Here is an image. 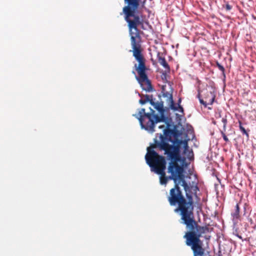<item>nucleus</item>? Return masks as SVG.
Returning <instances> with one entry per match:
<instances>
[{
  "label": "nucleus",
  "instance_id": "obj_15",
  "mask_svg": "<svg viewBox=\"0 0 256 256\" xmlns=\"http://www.w3.org/2000/svg\"><path fill=\"white\" fill-rule=\"evenodd\" d=\"M222 138H223V139L226 142H228V137L226 136V135L225 134L224 132H222Z\"/></svg>",
  "mask_w": 256,
  "mask_h": 256
},
{
  "label": "nucleus",
  "instance_id": "obj_6",
  "mask_svg": "<svg viewBox=\"0 0 256 256\" xmlns=\"http://www.w3.org/2000/svg\"><path fill=\"white\" fill-rule=\"evenodd\" d=\"M127 5L124 7L123 10L138 8L140 4L144 6L146 0H124Z\"/></svg>",
  "mask_w": 256,
  "mask_h": 256
},
{
  "label": "nucleus",
  "instance_id": "obj_12",
  "mask_svg": "<svg viewBox=\"0 0 256 256\" xmlns=\"http://www.w3.org/2000/svg\"><path fill=\"white\" fill-rule=\"evenodd\" d=\"M210 94L212 95V98L210 100V101L208 102V104L212 105L214 103V99H215V96L212 92H210Z\"/></svg>",
  "mask_w": 256,
  "mask_h": 256
},
{
  "label": "nucleus",
  "instance_id": "obj_13",
  "mask_svg": "<svg viewBox=\"0 0 256 256\" xmlns=\"http://www.w3.org/2000/svg\"><path fill=\"white\" fill-rule=\"evenodd\" d=\"M222 122L224 124L223 127H224V130H226V124H227V120H226V118H222Z\"/></svg>",
  "mask_w": 256,
  "mask_h": 256
},
{
  "label": "nucleus",
  "instance_id": "obj_18",
  "mask_svg": "<svg viewBox=\"0 0 256 256\" xmlns=\"http://www.w3.org/2000/svg\"><path fill=\"white\" fill-rule=\"evenodd\" d=\"M232 8V6L230 4H226V9L227 10H230Z\"/></svg>",
  "mask_w": 256,
  "mask_h": 256
},
{
  "label": "nucleus",
  "instance_id": "obj_14",
  "mask_svg": "<svg viewBox=\"0 0 256 256\" xmlns=\"http://www.w3.org/2000/svg\"><path fill=\"white\" fill-rule=\"evenodd\" d=\"M198 98H199V100H200V102L201 104L204 105L205 106H206V104L205 102L203 100H202L200 98V94H198Z\"/></svg>",
  "mask_w": 256,
  "mask_h": 256
},
{
  "label": "nucleus",
  "instance_id": "obj_4",
  "mask_svg": "<svg viewBox=\"0 0 256 256\" xmlns=\"http://www.w3.org/2000/svg\"><path fill=\"white\" fill-rule=\"evenodd\" d=\"M150 102L154 108L158 111L160 116L156 114L155 111L152 109L150 112L146 113L144 108L140 109L138 114H134L132 116L138 120L142 128L150 132H154L156 124L162 122V124L159 125L158 128L162 130V134H158L156 136V138L158 139L156 141L160 142V134L166 138L172 133V130H170L171 125L169 122L163 121L162 120L164 117V113L163 102H154L152 100L150 101Z\"/></svg>",
  "mask_w": 256,
  "mask_h": 256
},
{
  "label": "nucleus",
  "instance_id": "obj_19",
  "mask_svg": "<svg viewBox=\"0 0 256 256\" xmlns=\"http://www.w3.org/2000/svg\"><path fill=\"white\" fill-rule=\"evenodd\" d=\"M146 99H147V100H148V96H146Z\"/></svg>",
  "mask_w": 256,
  "mask_h": 256
},
{
  "label": "nucleus",
  "instance_id": "obj_2",
  "mask_svg": "<svg viewBox=\"0 0 256 256\" xmlns=\"http://www.w3.org/2000/svg\"><path fill=\"white\" fill-rule=\"evenodd\" d=\"M182 186L184 187L186 197V200L183 196L178 184H176L174 188L170 190L168 200L170 206H178L175 212H180L182 223L186 226L190 231L196 234H199L200 237L205 233L206 228L198 226L194 220V215L193 194L190 188L184 179L182 180Z\"/></svg>",
  "mask_w": 256,
  "mask_h": 256
},
{
  "label": "nucleus",
  "instance_id": "obj_9",
  "mask_svg": "<svg viewBox=\"0 0 256 256\" xmlns=\"http://www.w3.org/2000/svg\"><path fill=\"white\" fill-rule=\"evenodd\" d=\"M232 220H237L240 218V207L238 204L236 206L234 212L232 213Z\"/></svg>",
  "mask_w": 256,
  "mask_h": 256
},
{
  "label": "nucleus",
  "instance_id": "obj_3",
  "mask_svg": "<svg viewBox=\"0 0 256 256\" xmlns=\"http://www.w3.org/2000/svg\"><path fill=\"white\" fill-rule=\"evenodd\" d=\"M138 9L123 10V12L125 14V20L128 23L133 56L138 62V66L136 64L134 65L139 75V76H136V78L143 90L150 92L153 91V88L146 73V67L144 60L142 54L140 45L136 42V37H139L138 26L142 25V28H143V24L140 22L139 16L134 14Z\"/></svg>",
  "mask_w": 256,
  "mask_h": 256
},
{
  "label": "nucleus",
  "instance_id": "obj_16",
  "mask_svg": "<svg viewBox=\"0 0 256 256\" xmlns=\"http://www.w3.org/2000/svg\"><path fill=\"white\" fill-rule=\"evenodd\" d=\"M218 66L219 69H220L221 71H222V72H224V68L222 66H221V65H220V64H218Z\"/></svg>",
  "mask_w": 256,
  "mask_h": 256
},
{
  "label": "nucleus",
  "instance_id": "obj_1",
  "mask_svg": "<svg viewBox=\"0 0 256 256\" xmlns=\"http://www.w3.org/2000/svg\"><path fill=\"white\" fill-rule=\"evenodd\" d=\"M156 143L160 150H164L165 154L171 160L168 168V172L170 174V176L168 177L166 176L165 172L166 164L165 158L158 155L150 148H147V153L145 156L146 162L152 172L160 175V184L166 185L168 180H172L176 184L178 180H184L183 168L178 164L177 161L179 159L180 149H184L183 152L184 154L188 150L187 140H179L177 138L172 140L160 134V142L156 141Z\"/></svg>",
  "mask_w": 256,
  "mask_h": 256
},
{
  "label": "nucleus",
  "instance_id": "obj_17",
  "mask_svg": "<svg viewBox=\"0 0 256 256\" xmlns=\"http://www.w3.org/2000/svg\"><path fill=\"white\" fill-rule=\"evenodd\" d=\"M140 103L142 104H144L146 102V100L140 99L139 101Z\"/></svg>",
  "mask_w": 256,
  "mask_h": 256
},
{
  "label": "nucleus",
  "instance_id": "obj_5",
  "mask_svg": "<svg viewBox=\"0 0 256 256\" xmlns=\"http://www.w3.org/2000/svg\"><path fill=\"white\" fill-rule=\"evenodd\" d=\"M184 238L186 239V244L190 246L194 256H207L205 250L202 247V242L200 240V235L194 232H186Z\"/></svg>",
  "mask_w": 256,
  "mask_h": 256
},
{
  "label": "nucleus",
  "instance_id": "obj_11",
  "mask_svg": "<svg viewBox=\"0 0 256 256\" xmlns=\"http://www.w3.org/2000/svg\"><path fill=\"white\" fill-rule=\"evenodd\" d=\"M180 102H181V99L180 98L178 100V106H176V104H175V106L177 108L178 111L181 112H183L184 110H183L182 107L180 105Z\"/></svg>",
  "mask_w": 256,
  "mask_h": 256
},
{
  "label": "nucleus",
  "instance_id": "obj_7",
  "mask_svg": "<svg viewBox=\"0 0 256 256\" xmlns=\"http://www.w3.org/2000/svg\"><path fill=\"white\" fill-rule=\"evenodd\" d=\"M162 92L163 97L166 98L167 100L170 102V108L171 109L173 110H178L177 108L175 106V104L173 100L172 90H170V92H167L166 91L164 87L162 86Z\"/></svg>",
  "mask_w": 256,
  "mask_h": 256
},
{
  "label": "nucleus",
  "instance_id": "obj_10",
  "mask_svg": "<svg viewBox=\"0 0 256 256\" xmlns=\"http://www.w3.org/2000/svg\"><path fill=\"white\" fill-rule=\"evenodd\" d=\"M238 124H239V128H240V130L241 131V132L243 134H245L247 136V138H248L249 134L246 131L245 128L242 126V123L241 121L239 120Z\"/></svg>",
  "mask_w": 256,
  "mask_h": 256
},
{
  "label": "nucleus",
  "instance_id": "obj_8",
  "mask_svg": "<svg viewBox=\"0 0 256 256\" xmlns=\"http://www.w3.org/2000/svg\"><path fill=\"white\" fill-rule=\"evenodd\" d=\"M158 59L159 64L162 65L167 71L170 70V68L164 58L160 56V54L158 55Z\"/></svg>",
  "mask_w": 256,
  "mask_h": 256
}]
</instances>
